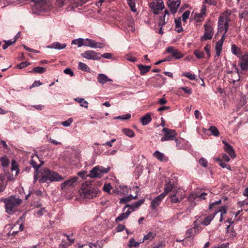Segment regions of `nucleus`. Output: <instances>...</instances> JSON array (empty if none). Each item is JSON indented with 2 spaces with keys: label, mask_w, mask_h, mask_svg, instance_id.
Returning <instances> with one entry per match:
<instances>
[{
  "label": "nucleus",
  "mask_w": 248,
  "mask_h": 248,
  "mask_svg": "<svg viewBox=\"0 0 248 248\" xmlns=\"http://www.w3.org/2000/svg\"><path fill=\"white\" fill-rule=\"evenodd\" d=\"M63 179L64 177L58 172L45 168L42 170L41 177L39 181L41 183H50L53 182H60Z\"/></svg>",
  "instance_id": "nucleus-1"
},
{
  "label": "nucleus",
  "mask_w": 248,
  "mask_h": 248,
  "mask_svg": "<svg viewBox=\"0 0 248 248\" xmlns=\"http://www.w3.org/2000/svg\"><path fill=\"white\" fill-rule=\"evenodd\" d=\"M5 203L6 212L11 214L14 212L16 208L21 202V200L16 196H11L3 200Z\"/></svg>",
  "instance_id": "nucleus-2"
},
{
  "label": "nucleus",
  "mask_w": 248,
  "mask_h": 248,
  "mask_svg": "<svg viewBox=\"0 0 248 248\" xmlns=\"http://www.w3.org/2000/svg\"><path fill=\"white\" fill-rule=\"evenodd\" d=\"M100 192L97 187L82 186L80 196L83 198L92 199L97 196L98 193Z\"/></svg>",
  "instance_id": "nucleus-3"
},
{
  "label": "nucleus",
  "mask_w": 248,
  "mask_h": 248,
  "mask_svg": "<svg viewBox=\"0 0 248 248\" xmlns=\"http://www.w3.org/2000/svg\"><path fill=\"white\" fill-rule=\"evenodd\" d=\"M226 13H223L220 16L218 21V31H225L227 32L229 27V22L230 19L228 16L231 15V12L226 11Z\"/></svg>",
  "instance_id": "nucleus-4"
},
{
  "label": "nucleus",
  "mask_w": 248,
  "mask_h": 248,
  "mask_svg": "<svg viewBox=\"0 0 248 248\" xmlns=\"http://www.w3.org/2000/svg\"><path fill=\"white\" fill-rule=\"evenodd\" d=\"M186 197V194L181 188H174L169 196L171 203H176L181 202Z\"/></svg>",
  "instance_id": "nucleus-5"
},
{
  "label": "nucleus",
  "mask_w": 248,
  "mask_h": 248,
  "mask_svg": "<svg viewBox=\"0 0 248 248\" xmlns=\"http://www.w3.org/2000/svg\"><path fill=\"white\" fill-rule=\"evenodd\" d=\"M110 170L109 167L105 168L101 166H95L90 171L89 175L92 178L101 177L104 174L108 173Z\"/></svg>",
  "instance_id": "nucleus-6"
},
{
  "label": "nucleus",
  "mask_w": 248,
  "mask_h": 248,
  "mask_svg": "<svg viewBox=\"0 0 248 248\" xmlns=\"http://www.w3.org/2000/svg\"><path fill=\"white\" fill-rule=\"evenodd\" d=\"M162 132H164V135L161 138V141L175 140L177 134L175 130L163 128Z\"/></svg>",
  "instance_id": "nucleus-7"
},
{
  "label": "nucleus",
  "mask_w": 248,
  "mask_h": 248,
  "mask_svg": "<svg viewBox=\"0 0 248 248\" xmlns=\"http://www.w3.org/2000/svg\"><path fill=\"white\" fill-rule=\"evenodd\" d=\"M155 15L159 14L158 11L162 10L164 7V4L162 0H154L149 5Z\"/></svg>",
  "instance_id": "nucleus-8"
},
{
  "label": "nucleus",
  "mask_w": 248,
  "mask_h": 248,
  "mask_svg": "<svg viewBox=\"0 0 248 248\" xmlns=\"http://www.w3.org/2000/svg\"><path fill=\"white\" fill-rule=\"evenodd\" d=\"M204 27V33L201 37L202 41H206L212 39L214 31L213 29L210 25L205 24Z\"/></svg>",
  "instance_id": "nucleus-9"
},
{
  "label": "nucleus",
  "mask_w": 248,
  "mask_h": 248,
  "mask_svg": "<svg viewBox=\"0 0 248 248\" xmlns=\"http://www.w3.org/2000/svg\"><path fill=\"white\" fill-rule=\"evenodd\" d=\"M81 55L88 60H99L101 58L100 54L93 50L86 51Z\"/></svg>",
  "instance_id": "nucleus-10"
},
{
  "label": "nucleus",
  "mask_w": 248,
  "mask_h": 248,
  "mask_svg": "<svg viewBox=\"0 0 248 248\" xmlns=\"http://www.w3.org/2000/svg\"><path fill=\"white\" fill-rule=\"evenodd\" d=\"M83 46H88L91 48H102L104 46L102 43H97L95 41L90 39H83Z\"/></svg>",
  "instance_id": "nucleus-11"
},
{
  "label": "nucleus",
  "mask_w": 248,
  "mask_h": 248,
  "mask_svg": "<svg viewBox=\"0 0 248 248\" xmlns=\"http://www.w3.org/2000/svg\"><path fill=\"white\" fill-rule=\"evenodd\" d=\"M144 199H141L137 202H134L132 204H126L123 208V211L124 212L126 208L127 209V211H129V213L134 211L136 209L138 208L144 202Z\"/></svg>",
  "instance_id": "nucleus-12"
},
{
  "label": "nucleus",
  "mask_w": 248,
  "mask_h": 248,
  "mask_svg": "<svg viewBox=\"0 0 248 248\" xmlns=\"http://www.w3.org/2000/svg\"><path fill=\"white\" fill-rule=\"evenodd\" d=\"M167 4L169 8L170 9V12L172 14H175L181 4V0H168Z\"/></svg>",
  "instance_id": "nucleus-13"
},
{
  "label": "nucleus",
  "mask_w": 248,
  "mask_h": 248,
  "mask_svg": "<svg viewBox=\"0 0 248 248\" xmlns=\"http://www.w3.org/2000/svg\"><path fill=\"white\" fill-rule=\"evenodd\" d=\"M167 52L170 53L171 54V56L175 59H180L183 57V55L181 52L178 50L174 49L173 46H170L167 48Z\"/></svg>",
  "instance_id": "nucleus-14"
},
{
  "label": "nucleus",
  "mask_w": 248,
  "mask_h": 248,
  "mask_svg": "<svg viewBox=\"0 0 248 248\" xmlns=\"http://www.w3.org/2000/svg\"><path fill=\"white\" fill-rule=\"evenodd\" d=\"M77 180L78 178L77 177L71 178L61 184V188L62 190L68 189L72 186Z\"/></svg>",
  "instance_id": "nucleus-15"
},
{
  "label": "nucleus",
  "mask_w": 248,
  "mask_h": 248,
  "mask_svg": "<svg viewBox=\"0 0 248 248\" xmlns=\"http://www.w3.org/2000/svg\"><path fill=\"white\" fill-rule=\"evenodd\" d=\"M222 143L224 144L225 151L229 154L231 158L234 159L236 157V155L233 147L224 140L222 141Z\"/></svg>",
  "instance_id": "nucleus-16"
},
{
  "label": "nucleus",
  "mask_w": 248,
  "mask_h": 248,
  "mask_svg": "<svg viewBox=\"0 0 248 248\" xmlns=\"http://www.w3.org/2000/svg\"><path fill=\"white\" fill-rule=\"evenodd\" d=\"M165 196L162 193L156 197L151 202V207L155 210L160 204L162 200L165 198Z\"/></svg>",
  "instance_id": "nucleus-17"
},
{
  "label": "nucleus",
  "mask_w": 248,
  "mask_h": 248,
  "mask_svg": "<svg viewBox=\"0 0 248 248\" xmlns=\"http://www.w3.org/2000/svg\"><path fill=\"white\" fill-rule=\"evenodd\" d=\"M113 192L117 195H126L128 193V188L125 186H119L118 187L113 190Z\"/></svg>",
  "instance_id": "nucleus-18"
},
{
  "label": "nucleus",
  "mask_w": 248,
  "mask_h": 248,
  "mask_svg": "<svg viewBox=\"0 0 248 248\" xmlns=\"http://www.w3.org/2000/svg\"><path fill=\"white\" fill-rule=\"evenodd\" d=\"M240 65L242 70H247L248 69V54L242 56Z\"/></svg>",
  "instance_id": "nucleus-19"
},
{
  "label": "nucleus",
  "mask_w": 248,
  "mask_h": 248,
  "mask_svg": "<svg viewBox=\"0 0 248 248\" xmlns=\"http://www.w3.org/2000/svg\"><path fill=\"white\" fill-rule=\"evenodd\" d=\"M153 156L161 162H167L168 160V157L163 153L160 152L159 151H155L153 154Z\"/></svg>",
  "instance_id": "nucleus-20"
},
{
  "label": "nucleus",
  "mask_w": 248,
  "mask_h": 248,
  "mask_svg": "<svg viewBox=\"0 0 248 248\" xmlns=\"http://www.w3.org/2000/svg\"><path fill=\"white\" fill-rule=\"evenodd\" d=\"M206 195H207V193H205V192H203V193H201V194L192 193V194H191L188 197L187 199H188V200L189 201H193L197 198H199L201 200H205Z\"/></svg>",
  "instance_id": "nucleus-21"
},
{
  "label": "nucleus",
  "mask_w": 248,
  "mask_h": 248,
  "mask_svg": "<svg viewBox=\"0 0 248 248\" xmlns=\"http://www.w3.org/2000/svg\"><path fill=\"white\" fill-rule=\"evenodd\" d=\"M174 188H177V187H174L173 184L171 183L170 181L167 183L164 187V191L163 193L164 196H166V195L169 192L172 191Z\"/></svg>",
  "instance_id": "nucleus-22"
},
{
  "label": "nucleus",
  "mask_w": 248,
  "mask_h": 248,
  "mask_svg": "<svg viewBox=\"0 0 248 248\" xmlns=\"http://www.w3.org/2000/svg\"><path fill=\"white\" fill-rule=\"evenodd\" d=\"M66 45L65 44H61L58 42H56L52 43L50 45L47 46L48 48H53L56 49H62L66 47Z\"/></svg>",
  "instance_id": "nucleus-23"
},
{
  "label": "nucleus",
  "mask_w": 248,
  "mask_h": 248,
  "mask_svg": "<svg viewBox=\"0 0 248 248\" xmlns=\"http://www.w3.org/2000/svg\"><path fill=\"white\" fill-rule=\"evenodd\" d=\"M98 81L104 84L108 81H111L112 80L109 78L106 75L104 74H99L97 77Z\"/></svg>",
  "instance_id": "nucleus-24"
},
{
  "label": "nucleus",
  "mask_w": 248,
  "mask_h": 248,
  "mask_svg": "<svg viewBox=\"0 0 248 248\" xmlns=\"http://www.w3.org/2000/svg\"><path fill=\"white\" fill-rule=\"evenodd\" d=\"M152 120L151 115L149 113H147L144 116L140 118V122L143 125H146L149 124Z\"/></svg>",
  "instance_id": "nucleus-25"
},
{
  "label": "nucleus",
  "mask_w": 248,
  "mask_h": 248,
  "mask_svg": "<svg viewBox=\"0 0 248 248\" xmlns=\"http://www.w3.org/2000/svg\"><path fill=\"white\" fill-rule=\"evenodd\" d=\"M169 15V11L165 10L164 12L162 14V16H160L159 20L158 21V26H163L166 23L165 18L166 16Z\"/></svg>",
  "instance_id": "nucleus-26"
},
{
  "label": "nucleus",
  "mask_w": 248,
  "mask_h": 248,
  "mask_svg": "<svg viewBox=\"0 0 248 248\" xmlns=\"http://www.w3.org/2000/svg\"><path fill=\"white\" fill-rule=\"evenodd\" d=\"M138 67L140 71V74L142 75L148 72L151 68L150 66L143 65L142 64H139Z\"/></svg>",
  "instance_id": "nucleus-27"
},
{
  "label": "nucleus",
  "mask_w": 248,
  "mask_h": 248,
  "mask_svg": "<svg viewBox=\"0 0 248 248\" xmlns=\"http://www.w3.org/2000/svg\"><path fill=\"white\" fill-rule=\"evenodd\" d=\"M175 28L177 29V32H181L183 31V29L182 26L181 24V17H178L177 18H175L174 20Z\"/></svg>",
  "instance_id": "nucleus-28"
},
{
  "label": "nucleus",
  "mask_w": 248,
  "mask_h": 248,
  "mask_svg": "<svg viewBox=\"0 0 248 248\" xmlns=\"http://www.w3.org/2000/svg\"><path fill=\"white\" fill-rule=\"evenodd\" d=\"M130 214V213H129V211L126 210L125 212L121 214L118 217H117L115 219V221H121L124 219L127 218Z\"/></svg>",
  "instance_id": "nucleus-29"
},
{
  "label": "nucleus",
  "mask_w": 248,
  "mask_h": 248,
  "mask_svg": "<svg viewBox=\"0 0 248 248\" xmlns=\"http://www.w3.org/2000/svg\"><path fill=\"white\" fill-rule=\"evenodd\" d=\"M6 185L7 182L5 176L2 174L0 175V193L5 189Z\"/></svg>",
  "instance_id": "nucleus-30"
},
{
  "label": "nucleus",
  "mask_w": 248,
  "mask_h": 248,
  "mask_svg": "<svg viewBox=\"0 0 248 248\" xmlns=\"http://www.w3.org/2000/svg\"><path fill=\"white\" fill-rule=\"evenodd\" d=\"M223 44L221 43V42H217L216 43V45L215 46V51H216V56L219 57L221 54V52L222 50Z\"/></svg>",
  "instance_id": "nucleus-31"
},
{
  "label": "nucleus",
  "mask_w": 248,
  "mask_h": 248,
  "mask_svg": "<svg viewBox=\"0 0 248 248\" xmlns=\"http://www.w3.org/2000/svg\"><path fill=\"white\" fill-rule=\"evenodd\" d=\"M215 215L214 214L212 215H210L205 218V219L201 222V224L204 225V226H207L209 225L211 221L214 218Z\"/></svg>",
  "instance_id": "nucleus-32"
},
{
  "label": "nucleus",
  "mask_w": 248,
  "mask_h": 248,
  "mask_svg": "<svg viewBox=\"0 0 248 248\" xmlns=\"http://www.w3.org/2000/svg\"><path fill=\"white\" fill-rule=\"evenodd\" d=\"M122 131L125 135L130 138H133L135 135L134 132L132 129L129 128L123 129Z\"/></svg>",
  "instance_id": "nucleus-33"
},
{
  "label": "nucleus",
  "mask_w": 248,
  "mask_h": 248,
  "mask_svg": "<svg viewBox=\"0 0 248 248\" xmlns=\"http://www.w3.org/2000/svg\"><path fill=\"white\" fill-rule=\"evenodd\" d=\"M75 100L80 103V106L81 107H84L85 108H88V103L87 101L84 100L83 98H76L75 99Z\"/></svg>",
  "instance_id": "nucleus-34"
},
{
  "label": "nucleus",
  "mask_w": 248,
  "mask_h": 248,
  "mask_svg": "<svg viewBox=\"0 0 248 248\" xmlns=\"http://www.w3.org/2000/svg\"><path fill=\"white\" fill-rule=\"evenodd\" d=\"M137 198V196L133 197L132 195H129L127 197H125L124 198H121L120 200V203H125L130 201L131 200L135 199Z\"/></svg>",
  "instance_id": "nucleus-35"
},
{
  "label": "nucleus",
  "mask_w": 248,
  "mask_h": 248,
  "mask_svg": "<svg viewBox=\"0 0 248 248\" xmlns=\"http://www.w3.org/2000/svg\"><path fill=\"white\" fill-rule=\"evenodd\" d=\"M63 235L66 237L67 240H68L70 243L68 244H61L60 247H62V248H65V247L67 246H70L72 243H73L74 242L75 239L70 238V235H67L66 233H63Z\"/></svg>",
  "instance_id": "nucleus-36"
},
{
  "label": "nucleus",
  "mask_w": 248,
  "mask_h": 248,
  "mask_svg": "<svg viewBox=\"0 0 248 248\" xmlns=\"http://www.w3.org/2000/svg\"><path fill=\"white\" fill-rule=\"evenodd\" d=\"M216 160L219 162V165L220 167L223 168H226L229 170H231V167L229 164H226V163L223 162L221 159L219 158H216Z\"/></svg>",
  "instance_id": "nucleus-37"
},
{
  "label": "nucleus",
  "mask_w": 248,
  "mask_h": 248,
  "mask_svg": "<svg viewBox=\"0 0 248 248\" xmlns=\"http://www.w3.org/2000/svg\"><path fill=\"white\" fill-rule=\"evenodd\" d=\"M78 68L83 71L89 72L90 71L89 67L85 63L82 62L78 63Z\"/></svg>",
  "instance_id": "nucleus-38"
},
{
  "label": "nucleus",
  "mask_w": 248,
  "mask_h": 248,
  "mask_svg": "<svg viewBox=\"0 0 248 248\" xmlns=\"http://www.w3.org/2000/svg\"><path fill=\"white\" fill-rule=\"evenodd\" d=\"M156 234L152 232H148L146 235H144L143 242L145 240H152L155 236Z\"/></svg>",
  "instance_id": "nucleus-39"
},
{
  "label": "nucleus",
  "mask_w": 248,
  "mask_h": 248,
  "mask_svg": "<svg viewBox=\"0 0 248 248\" xmlns=\"http://www.w3.org/2000/svg\"><path fill=\"white\" fill-rule=\"evenodd\" d=\"M83 38H79L74 39L72 42V44L77 45L78 47L83 46Z\"/></svg>",
  "instance_id": "nucleus-40"
},
{
  "label": "nucleus",
  "mask_w": 248,
  "mask_h": 248,
  "mask_svg": "<svg viewBox=\"0 0 248 248\" xmlns=\"http://www.w3.org/2000/svg\"><path fill=\"white\" fill-rule=\"evenodd\" d=\"M209 130L211 132L212 134L215 136L218 137L219 136V131L217 128L215 126H211Z\"/></svg>",
  "instance_id": "nucleus-41"
},
{
  "label": "nucleus",
  "mask_w": 248,
  "mask_h": 248,
  "mask_svg": "<svg viewBox=\"0 0 248 248\" xmlns=\"http://www.w3.org/2000/svg\"><path fill=\"white\" fill-rule=\"evenodd\" d=\"M194 54L198 59L203 58L204 57V53L199 49L195 50L194 51Z\"/></svg>",
  "instance_id": "nucleus-42"
},
{
  "label": "nucleus",
  "mask_w": 248,
  "mask_h": 248,
  "mask_svg": "<svg viewBox=\"0 0 248 248\" xmlns=\"http://www.w3.org/2000/svg\"><path fill=\"white\" fill-rule=\"evenodd\" d=\"M183 76H185L190 80H196V76L190 72H185L182 75Z\"/></svg>",
  "instance_id": "nucleus-43"
},
{
  "label": "nucleus",
  "mask_w": 248,
  "mask_h": 248,
  "mask_svg": "<svg viewBox=\"0 0 248 248\" xmlns=\"http://www.w3.org/2000/svg\"><path fill=\"white\" fill-rule=\"evenodd\" d=\"M32 71L39 74H43L46 71V69L43 67H36L32 69Z\"/></svg>",
  "instance_id": "nucleus-44"
},
{
  "label": "nucleus",
  "mask_w": 248,
  "mask_h": 248,
  "mask_svg": "<svg viewBox=\"0 0 248 248\" xmlns=\"http://www.w3.org/2000/svg\"><path fill=\"white\" fill-rule=\"evenodd\" d=\"M140 243L138 242H136L134 238H131L129 240L128 246V247H136L139 246Z\"/></svg>",
  "instance_id": "nucleus-45"
},
{
  "label": "nucleus",
  "mask_w": 248,
  "mask_h": 248,
  "mask_svg": "<svg viewBox=\"0 0 248 248\" xmlns=\"http://www.w3.org/2000/svg\"><path fill=\"white\" fill-rule=\"evenodd\" d=\"M127 2L131 10L133 12H136L137 11V9L136 8L135 2L132 0H127Z\"/></svg>",
  "instance_id": "nucleus-46"
},
{
  "label": "nucleus",
  "mask_w": 248,
  "mask_h": 248,
  "mask_svg": "<svg viewBox=\"0 0 248 248\" xmlns=\"http://www.w3.org/2000/svg\"><path fill=\"white\" fill-rule=\"evenodd\" d=\"M131 117V114L129 113L125 115H120L114 117L115 119H120L122 120H126L129 119Z\"/></svg>",
  "instance_id": "nucleus-47"
},
{
  "label": "nucleus",
  "mask_w": 248,
  "mask_h": 248,
  "mask_svg": "<svg viewBox=\"0 0 248 248\" xmlns=\"http://www.w3.org/2000/svg\"><path fill=\"white\" fill-rule=\"evenodd\" d=\"M0 161L2 166L4 167L8 166L9 164V159L6 157H1Z\"/></svg>",
  "instance_id": "nucleus-48"
},
{
  "label": "nucleus",
  "mask_w": 248,
  "mask_h": 248,
  "mask_svg": "<svg viewBox=\"0 0 248 248\" xmlns=\"http://www.w3.org/2000/svg\"><path fill=\"white\" fill-rule=\"evenodd\" d=\"M190 12L189 10L186 11L182 15V20L184 22H186V19L188 18Z\"/></svg>",
  "instance_id": "nucleus-49"
},
{
  "label": "nucleus",
  "mask_w": 248,
  "mask_h": 248,
  "mask_svg": "<svg viewBox=\"0 0 248 248\" xmlns=\"http://www.w3.org/2000/svg\"><path fill=\"white\" fill-rule=\"evenodd\" d=\"M112 189V187L111 185L108 183L107 184H105L103 187V190L108 193H109L111 189Z\"/></svg>",
  "instance_id": "nucleus-50"
},
{
  "label": "nucleus",
  "mask_w": 248,
  "mask_h": 248,
  "mask_svg": "<svg viewBox=\"0 0 248 248\" xmlns=\"http://www.w3.org/2000/svg\"><path fill=\"white\" fill-rule=\"evenodd\" d=\"M73 121V119L72 118H70L66 121L62 122V125L64 127H68L72 123Z\"/></svg>",
  "instance_id": "nucleus-51"
},
{
  "label": "nucleus",
  "mask_w": 248,
  "mask_h": 248,
  "mask_svg": "<svg viewBox=\"0 0 248 248\" xmlns=\"http://www.w3.org/2000/svg\"><path fill=\"white\" fill-rule=\"evenodd\" d=\"M30 64V62H20L19 64L17 65V67L19 69H22L23 68H25Z\"/></svg>",
  "instance_id": "nucleus-52"
},
{
  "label": "nucleus",
  "mask_w": 248,
  "mask_h": 248,
  "mask_svg": "<svg viewBox=\"0 0 248 248\" xmlns=\"http://www.w3.org/2000/svg\"><path fill=\"white\" fill-rule=\"evenodd\" d=\"M231 50L233 54L237 55L238 54V51H239V49L234 44H233L231 46Z\"/></svg>",
  "instance_id": "nucleus-53"
},
{
  "label": "nucleus",
  "mask_w": 248,
  "mask_h": 248,
  "mask_svg": "<svg viewBox=\"0 0 248 248\" xmlns=\"http://www.w3.org/2000/svg\"><path fill=\"white\" fill-rule=\"evenodd\" d=\"M227 210V208L226 206H223L218 211H216L214 214L216 215L218 212H221V216H223V215L226 213Z\"/></svg>",
  "instance_id": "nucleus-54"
},
{
  "label": "nucleus",
  "mask_w": 248,
  "mask_h": 248,
  "mask_svg": "<svg viewBox=\"0 0 248 248\" xmlns=\"http://www.w3.org/2000/svg\"><path fill=\"white\" fill-rule=\"evenodd\" d=\"M13 171V170H16V175H17L19 170V169L18 168V167L17 166L16 164V162L14 160L12 161V169H11Z\"/></svg>",
  "instance_id": "nucleus-55"
},
{
  "label": "nucleus",
  "mask_w": 248,
  "mask_h": 248,
  "mask_svg": "<svg viewBox=\"0 0 248 248\" xmlns=\"http://www.w3.org/2000/svg\"><path fill=\"white\" fill-rule=\"evenodd\" d=\"M125 58L126 60L131 62H135L137 61V59L135 57L130 54L126 55Z\"/></svg>",
  "instance_id": "nucleus-56"
},
{
  "label": "nucleus",
  "mask_w": 248,
  "mask_h": 248,
  "mask_svg": "<svg viewBox=\"0 0 248 248\" xmlns=\"http://www.w3.org/2000/svg\"><path fill=\"white\" fill-rule=\"evenodd\" d=\"M210 48H211V46L209 44H207L204 47V49L205 51L206 52V53H207V55L208 58L210 57V56H211Z\"/></svg>",
  "instance_id": "nucleus-57"
},
{
  "label": "nucleus",
  "mask_w": 248,
  "mask_h": 248,
  "mask_svg": "<svg viewBox=\"0 0 248 248\" xmlns=\"http://www.w3.org/2000/svg\"><path fill=\"white\" fill-rule=\"evenodd\" d=\"M199 163L201 166L204 167H206L207 166V161L204 158H201L199 159Z\"/></svg>",
  "instance_id": "nucleus-58"
},
{
  "label": "nucleus",
  "mask_w": 248,
  "mask_h": 248,
  "mask_svg": "<svg viewBox=\"0 0 248 248\" xmlns=\"http://www.w3.org/2000/svg\"><path fill=\"white\" fill-rule=\"evenodd\" d=\"M182 90H183L185 93L190 94L192 93L191 89L188 87H182L180 88Z\"/></svg>",
  "instance_id": "nucleus-59"
},
{
  "label": "nucleus",
  "mask_w": 248,
  "mask_h": 248,
  "mask_svg": "<svg viewBox=\"0 0 248 248\" xmlns=\"http://www.w3.org/2000/svg\"><path fill=\"white\" fill-rule=\"evenodd\" d=\"M204 16L201 13H196L194 15V19L196 21H200Z\"/></svg>",
  "instance_id": "nucleus-60"
},
{
  "label": "nucleus",
  "mask_w": 248,
  "mask_h": 248,
  "mask_svg": "<svg viewBox=\"0 0 248 248\" xmlns=\"http://www.w3.org/2000/svg\"><path fill=\"white\" fill-rule=\"evenodd\" d=\"M46 211L45 209L44 208H42L38 210L36 212V214L37 216L40 217L42 216L44 212Z\"/></svg>",
  "instance_id": "nucleus-61"
},
{
  "label": "nucleus",
  "mask_w": 248,
  "mask_h": 248,
  "mask_svg": "<svg viewBox=\"0 0 248 248\" xmlns=\"http://www.w3.org/2000/svg\"><path fill=\"white\" fill-rule=\"evenodd\" d=\"M63 72L67 75H69L71 76H73L74 73L70 68H66L64 70Z\"/></svg>",
  "instance_id": "nucleus-62"
},
{
  "label": "nucleus",
  "mask_w": 248,
  "mask_h": 248,
  "mask_svg": "<svg viewBox=\"0 0 248 248\" xmlns=\"http://www.w3.org/2000/svg\"><path fill=\"white\" fill-rule=\"evenodd\" d=\"M221 200H219L218 201H216L215 202H212L209 205V209H212L213 206L215 205H219L221 203Z\"/></svg>",
  "instance_id": "nucleus-63"
},
{
  "label": "nucleus",
  "mask_w": 248,
  "mask_h": 248,
  "mask_svg": "<svg viewBox=\"0 0 248 248\" xmlns=\"http://www.w3.org/2000/svg\"><path fill=\"white\" fill-rule=\"evenodd\" d=\"M221 157L222 159L225 162H228L230 160V158L229 156L225 154H222Z\"/></svg>",
  "instance_id": "nucleus-64"
}]
</instances>
